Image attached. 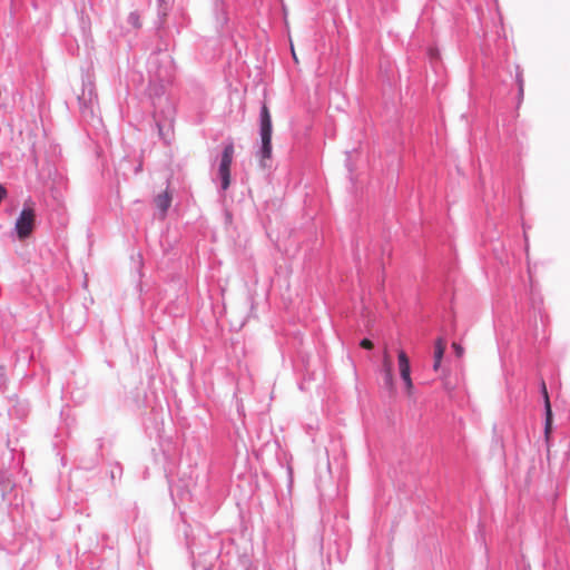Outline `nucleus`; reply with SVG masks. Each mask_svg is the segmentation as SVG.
Masks as SVG:
<instances>
[{"instance_id":"obj_1","label":"nucleus","mask_w":570,"mask_h":570,"mask_svg":"<svg viewBox=\"0 0 570 570\" xmlns=\"http://www.w3.org/2000/svg\"><path fill=\"white\" fill-rule=\"evenodd\" d=\"M272 117L268 107L264 104L259 112V136L261 148L257 155L261 157L262 166L265 167V160L272 157Z\"/></svg>"},{"instance_id":"obj_2","label":"nucleus","mask_w":570,"mask_h":570,"mask_svg":"<svg viewBox=\"0 0 570 570\" xmlns=\"http://www.w3.org/2000/svg\"><path fill=\"white\" fill-rule=\"evenodd\" d=\"M234 158V144L229 141L225 144L219 166H218V178L220 180L222 190H226L230 184V166Z\"/></svg>"},{"instance_id":"obj_3","label":"nucleus","mask_w":570,"mask_h":570,"mask_svg":"<svg viewBox=\"0 0 570 570\" xmlns=\"http://www.w3.org/2000/svg\"><path fill=\"white\" fill-rule=\"evenodd\" d=\"M35 217L36 214L33 208L24 207L21 210L14 226L17 235L20 239H24L31 234L35 226Z\"/></svg>"},{"instance_id":"obj_4","label":"nucleus","mask_w":570,"mask_h":570,"mask_svg":"<svg viewBox=\"0 0 570 570\" xmlns=\"http://www.w3.org/2000/svg\"><path fill=\"white\" fill-rule=\"evenodd\" d=\"M397 358H399V370H400L401 379L403 380V382L405 384L406 392L409 394H411L412 389H413V383L411 380V367H410L409 357L404 351H400Z\"/></svg>"},{"instance_id":"obj_5","label":"nucleus","mask_w":570,"mask_h":570,"mask_svg":"<svg viewBox=\"0 0 570 570\" xmlns=\"http://www.w3.org/2000/svg\"><path fill=\"white\" fill-rule=\"evenodd\" d=\"M96 99L97 96L94 92L92 86L90 85L88 87H85L82 94L78 97V101L80 107L82 108L83 115H94Z\"/></svg>"},{"instance_id":"obj_6","label":"nucleus","mask_w":570,"mask_h":570,"mask_svg":"<svg viewBox=\"0 0 570 570\" xmlns=\"http://www.w3.org/2000/svg\"><path fill=\"white\" fill-rule=\"evenodd\" d=\"M445 351V342L442 338H438L434 346V364L433 370L439 371L441 361Z\"/></svg>"},{"instance_id":"obj_7","label":"nucleus","mask_w":570,"mask_h":570,"mask_svg":"<svg viewBox=\"0 0 570 570\" xmlns=\"http://www.w3.org/2000/svg\"><path fill=\"white\" fill-rule=\"evenodd\" d=\"M155 204H156L157 208L161 212L163 216H165L168 208L170 207L171 197L169 196V194L167 191L161 193L156 196Z\"/></svg>"},{"instance_id":"obj_8","label":"nucleus","mask_w":570,"mask_h":570,"mask_svg":"<svg viewBox=\"0 0 570 570\" xmlns=\"http://www.w3.org/2000/svg\"><path fill=\"white\" fill-rule=\"evenodd\" d=\"M383 367H384V381H385V384L389 387H393L392 363H391L390 357H389V355L386 353L384 355Z\"/></svg>"},{"instance_id":"obj_9","label":"nucleus","mask_w":570,"mask_h":570,"mask_svg":"<svg viewBox=\"0 0 570 570\" xmlns=\"http://www.w3.org/2000/svg\"><path fill=\"white\" fill-rule=\"evenodd\" d=\"M542 392L544 394L546 410H547V419H546V426L544 428H551V423H552L551 422V409H550V403H549V399H548V392H547L544 382H542Z\"/></svg>"},{"instance_id":"obj_10","label":"nucleus","mask_w":570,"mask_h":570,"mask_svg":"<svg viewBox=\"0 0 570 570\" xmlns=\"http://www.w3.org/2000/svg\"><path fill=\"white\" fill-rule=\"evenodd\" d=\"M128 22L134 27V28H139L140 27V22H139V16L137 12H131L129 16H128Z\"/></svg>"},{"instance_id":"obj_11","label":"nucleus","mask_w":570,"mask_h":570,"mask_svg":"<svg viewBox=\"0 0 570 570\" xmlns=\"http://www.w3.org/2000/svg\"><path fill=\"white\" fill-rule=\"evenodd\" d=\"M361 346H362L363 348L371 350V348H373V343H372L370 340L364 338V340H362V342H361Z\"/></svg>"},{"instance_id":"obj_12","label":"nucleus","mask_w":570,"mask_h":570,"mask_svg":"<svg viewBox=\"0 0 570 570\" xmlns=\"http://www.w3.org/2000/svg\"><path fill=\"white\" fill-rule=\"evenodd\" d=\"M452 346L455 350L458 356H460L462 354V348L456 343H453Z\"/></svg>"},{"instance_id":"obj_13","label":"nucleus","mask_w":570,"mask_h":570,"mask_svg":"<svg viewBox=\"0 0 570 570\" xmlns=\"http://www.w3.org/2000/svg\"><path fill=\"white\" fill-rule=\"evenodd\" d=\"M551 433V430L550 429H547L544 430V435H546V440L548 441L549 440V435Z\"/></svg>"},{"instance_id":"obj_14","label":"nucleus","mask_w":570,"mask_h":570,"mask_svg":"<svg viewBox=\"0 0 570 570\" xmlns=\"http://www.w3.org/2000/svg\"><path fill=\"white\" fill-rule=\"evenodd\" d=\"M519 89H520V92H522V90H523V83H522V80H519Z\"/></svg>"},{"instance_id":"obj_15","label":"nucleus","mask_w":570,"mask_h":570,"mask_svg":"<svg viewBox=\"0 0 570 570\" xmlns=\"http://www.w3.org/2000/svg\"><path fill=\"white\" fill-rule=\"evenodd\" d=\"M157 127H158V131H159V135L163 136V128L159 124H157Z\"/></svg>"}]
</instances>
